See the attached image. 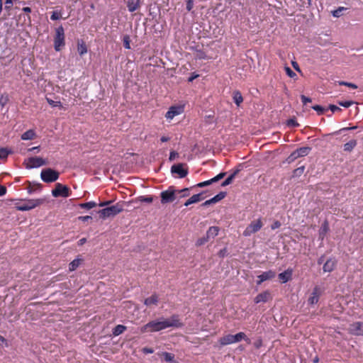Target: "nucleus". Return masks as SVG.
I'll list each match as a JSON object with an SVG mask.
<instances>
[{"label":"nucleus","instance_id":"obj_34","mask_svg":"<svg viewBox=\"0 0 363 363\" xmlns=\"http://www.w3.org/2000/svg\"><path fill=\"white\" fill-rule=\"evenodd\" d=\"M225 196H226L225 192H223V191L220 192L219 194L216 195L214 197L211 199L212 203H216L220 201V200L224 199L225 197Z\"/></svg>","mask_w":363,"mask_h":363},{"label":"nucleus","instance_id":"obj_21","mask_svg":"<svg viewBox=\"0 0 363 363\" xmlns=\"http://www.w3.org/2000/svg\"><path fill=\"white\" fill-rule=\"evenodd\" d=\"M220 231V228L218 226H211L210 227L207 232L206 235L207 236V238L209 240L213 239L216 236L218 235V233Z\"/></svg>","mask_w":363,"mask_h":363},{"label":"nucleus","instance_id":"obj_48","mask_svg":"<svg viewBox=\"0 0 363 363\" xmlns=\"http://www.w3.org/2000/svg\"><path fill=\"white\" fill-rule=\"evenodd\" d=\"M179 157V153L175 151H171L169 157V161H173L176 158Z\"/></svg>","mask_w":363,"mask_h":363},{"label":"nucleus","instance_id":"obj_26","mask_svg":"<svg viewBox=\"0 0 363 363\" xmlns=\"http://www.w3.org/2000/svg\"><path fill=\"white\" fill-rule=\"evenodd\" d=\"M357 142L356 140H351L344 145V151L350 152L357 146Z\"/></svg>","mask_w":363,"mask_h":363},{"label":"nucleus","instance_id":"obj_4","mask_svg":"<svg viewBox=\"0 0 363 363\" xmlns=\"http://www.w3.org/2000/svg\"><path fill=\"white\" fill-rule=\"evenodd\" d=\"M44 203V199H28L26 200L23 203H17L15 205V208L18 211H30L35 207L41 205Z\"/></svg>","mask_w":363,"mask_h":363},{"label":"nucleus","instance_id":"obj_37","mask_svg":"<svg viewBox=\"0 0 363 363\" xmlns=\"http://www.w3.org/2000/svg\"><path fill=\"white\" fill-rule=\"evenodd\" d=\"M162 356L166 362H172L174 359V354L167 352H162Z\"/></svg>","mask_w":363,"mask_h":363},{"label":"nucleus","instance_id":"obj_23","mask_svg":"<svg viewBox=\"0 0 363 363\" xmlns=\"http://www.w3.org/2000/svg\"><path fill=\"white\" fill-rule=\"evenodd\" d=\"M203 199L202 194H197L190 197L184 203V206H188L192 203H197Z\"/></svg>","mask_w":363,"mask_h":363},{"label":"nucleus","instance_id":"obj_12","mask_svg":"<svg viewBox=\"0 0 363 363\" xmlns=\"http://www.w3.org/2000/svg\"><path fill=\"white\" fill-rule=\"evenodd\" d=\"M184 111L183 106H172L165 114V117L168 120H172L174 116L182 114Z\"/></svg>","mask_w":363,"mask_h":363},{"label":"nucleus","instance_id":"obj_38","mask_svg":"<svg viewBox=\"0 0 363 363\" xmlns=\"http://www.w3.org/2000/svg\"><path fill=\"white\" fill-rule=\"evenodd\" d=\"M140 202H145L150 203L153 201V197L151 196H140L138 198Z\"/></svg>","mask_w":363,"mask_h":363},{"label":"nucleus","instance_id":"obj_64","mask_svg":"<svg viewBox=\"0 0 363 363\" xmlns=\"http://www.w3.org/2000/svg\"><path fill=\"white\" fill-rule=\"evenodd\" d=\"M198 77H199V74H193L192 76H191V77L189 78L188 81H189V82H193V80H194V79H195L196 78H197Z\"/></svg>","mask_w":363,"mask_h":363},{"label":"nucleus","instance_id":"obj_36","mask_svg":"<svg viewBox=\"0 0 363 363\" xmlns=\"http://www.w3.org/2000/svg\"><path fill=\"white\" fill-rule=\"evenodd\" d=\"M9 101V97L7 94H4L0 96V106L4 107L6 106Z\"/></svg>","mask_w":363,"mask_h":363},{"label":"nucleus","instance_id":"obj_7","mask_svg":"<svg viewBox=\"0 0 363 363\" xmlns=\"http://www.w3.org/2000/svg\"><path fill=\"white\" fill-rule=\"evenodd\" d=\"M263 223L261 218L252 221L243 231V235L250 236L252 234L258 232L262 227Z\"/></svg>","mask_w":363,"mask_h":363},{"label":"nucleus","instance_id":"obj_15","mask_svg":"<svg viewBox=\"0 0 363 363\" xmlns=\"http://www.w3.org/2000/svg\"><path fill=\"white\" fill-rule=\"evenodd\" d=\"M276 276V272L272 270H269L263 272L262 274L257 276V284L258 285L261 284L262 282L270 280L274 278Z\"/></svg>","mask_w":363,"mask_h":363},{"label":"nucleus","instance_id":"obj_45","mask_svg":"<svg viewBox=\"0 0 363 363\" xmlns=\"http://www.w3.org/2000/svg\"><path fill=\"white\" fill-rule=\"evenodd\" d=\"M286 124H287L288 126H291V127H298L299 125L298 122L294 118L289 119L287 121Z\"/></svg>","mask_w":363,"mask_h":363},{"label":"nucleus","instance_id":"obj_25","mask_svg":"<svg viewBox=\"0 0 363 363\" xmlns=\"http://www.w3.org/2000/svg\"><path fill=\"white\" fill-rule=\"evenodd\" d=\"M240 172V169H236L233 172V173H232L225 180H224L222 184H221V186H228L229 184H230L233 179H235V176L239 173Z\"/></svg>","mask_w":363,"mask_h":363},{"label":"nucleus","instance_id":"obj_47","mask_svg":"<svg viewBox=\"0 0 363 363\" xmlns=\"http://www.w3.org/2000/svg\"><path fill=\"white\" fill-rule=\"evenodd\" d=\"M299 157L297 155L296 151H294L288 157L287 160L289 162H292Z\"/></svg>","mask_w":363,"mask_h":363},{"label":"nucleus","instance_id":"obj_42","mask_svg":"<svg viewBox=\"0 0 363 363\" xmlns=\"http://www.w3.org/2000/svg\"><path fill=\"white\" fill-rule=\"evenodd\" d=\"M123 46L126 49H130V39L129 35H126L123 38Z\"/></svg>","mask_w":363,"mask_h":363},{"label":"nucleus","instance_id":"obj_30","mask_svg":"<svg viewBox=\"0 0 363 363\" xmlns=\"http://www.w3.org/2000/svg\"><path fill=\"white\" fill-rule=\"evenodd\" d=\"M13 151L11 149L8 147H1L0 148V159L4 160L6 159L9 155L12 154Z\"/></svg>","mask_w":363,"mask_h":363},{"label":"nucleus","instance_id":"obj_9","mask_svg":"<svg viewBox=\"0 0 363 363\" xmlns=\"http://www.w3.org/2000/svg\"><path fill=\"white\" fill-rule=\"evenodd\" d=\"M65 45V33L62 26H59L56 29V35L54 40L55 49L57 51L60 50L61 47Z\"/></svg>","mask_w":363,"mask_h":363},{"label":"nucleus","instance_id":"obj_29","mask_svg":"<svg viewBox=\"0 0 363 363\" xmlns=\"http://www.w3.org/2000/svg\"><path fill=\"white\" fill-rule=\"evenodd\" d=\"M233 101L238 106L243 101L242 96L239 91L233 92Z\"/></svg>","mask_w":363,"mask_h":363},{"label":"nucleus","instance_id":"obj_5","mask_svg":"<svg viewBox=\"0 0 363 363\" xmlns=\"http://www.w3.org/2000/svg\"><path fill=\"white\" fill-rule=\"evenodd\" d=\"M40 178L46 183L54 182L58 179L59 173L51 168H46L41 171Z\"/></svg>","mask_w":363,"mask_h":363},{"label":"nucleus","instance_id":"obj_20","mask_svg":"<svg viewBox=\"0 0 363 363\" xmlns=\"http://www.w3.org/2000/svg\"><path fill=\"white\" fill-rule=\"evenodd\" d=\"M140 6V0H128L127 7L130 12H134Z\"/></svg>","mask_w":363,"mask_h":363},{"label":"nucleus","instance_id":"obj_31","mask_svg":"<svg viewBox=\"0 0 363 363\" xmlns=\"http://www.w3.org/2000/svg\"><path fill=\"white\" fill-rule=\"evenodd\" d=\"M126 330V327L123 325H116L113 330V335L118 336L122 334Z\"/></svg>","mask_w":363,"mask_h":363},{"label":"nucleus","instance_id":"obj_58","mask_svg":"<svg viewBox=\"0 0 363 363\" xmlns=\"http://www.w3.org/2000/svg\"><path fill=\"white\" fill-rule=\"evenodd\" d=\"M143 352L145 354H152L154 352V350L150 347H144L143 348Z\"/></svg>","mask_w":363,"mask_h":363},{"label":"nucleus","instance_id":"obj_8","mask_svg":"<svg viewBox=\"0 0 363 363\" xmlns=\"http://www.w3.org/2000/svg\"><path fill=\"white\" fill-rule=\"evenodd\" d=\"M23 164L26 169L40 167L47 164L46 161L41 157H31L25 160Z\"/></svg>","mask_w":363,"mask_h":363},{"label":"nucleus","instance_id":"obj_50","mask_svg":"<svg viewBox=\"0 0 363 363\" xmlns=\"http://www.w3.org/2000/svg\"><path fill=\"white\" fill-rule=\"evenodd\" d=\"M227 252H228L227 248H226V247H224V248L221 249V250L218 252V255L220 257L223 258V257H225L227 255Z\"/></svg>","mask_w":363,"mask_h":363},{"label":"nucleus","instance_id":"obj_53","mask_svg":"<svg viewBox=\"0 0 363 363\" xmlns=\"http://www.w3.org/2000/svg\"><path fill=\"white\" fill-rule=\"evenodd\" d=\"M285 70L289 77H294V76H296V73L293 72L290 67H286L285 68Z\"/></svg>","mask_w":363,"mask_h":363},{"label":"nucleus","instance_id":"obj_24","mask_svg":"<svg viewBox=\"0 0 363 363\" xmlns=\"http://www.w3.org/2000/svg\"><path fill=\"white\" fill-rule=\"evenodd\" d=\"M35 138V133L33 130L30 129L21 135L23 140H33Z\"/></svg>","mask_w":363,"mask_h":363},{"label":"nucleus","instance_id":"obj_59","mask_svg":"<svg viewBox=\"0 0 363 363\" xmlns=\"http://www.w3.org/2000/svg\"><path fill=\"white\" fill-rule=\"evenodd\" d=\"M48 102L49 104H50L52 106H57L59 104H60V101H54L53 100L48 99Z\"/></svg>","mask_w":363,"mask_h":363},{"label":"nucleus","instance_id":"obj_13","mask_svg":"<svg viewBox=\"0 0 363 363\" xmlns=\"http://www.w3.org/2000/svg\"><path fill=\"white\" fill-rule=\"evenodd\" d=\"M349 333L356 336L363 335V323L355 322L351 324L348 328Z\"/></svg>","mask_w":363,"mask_h":363},{"label":"nucleus","instance_id":"obj_14","mask_svg":"<svg viewBox=\"0 0 363 363\" xmlns=\"http://www.w3.org/2000/svg\"><path fill=\"white\" fill-rule=\"evenodd\" d=\"M184 165H185V164H182V163L174 164L171 167L172 173L179 174V178L185 177L188 174V169L184 168Z\"/></svg>","mask_w":363,"mask_h":363},{"label":"nucleus","instance_id":"obj_27","mask_svg":"<svg viewBox=\"0 0 363 363\" xmlns=\"http://www.w3.org/2000/svg\"><path fill=\"white\" fill-rule=\"evenodd\" d=\"M77 51L80 55L86 53L87 48L85 43L82 40H79L77 43Z\"/></svg>","mask_w":363,"mask_h":363},{"label":"nucleus","instance_id":"obj_33","mask_svg":"<svg viewBox=\"0 0 363 363\" xmlns=\"http://www.w3.org/2000/svg\"><path fill=\"white\" fill-rule=\"evenodd\" d=\"M79 207L81 208L91 209L97 206V203L94 201H89L86 203H79Z\"/></svg>","mask_w":363,"mask_h":363},{"label":"nucleus","instance_id":"obj_3","mask_svg":"<svg viewBox=\"0 0 363 363\" xmlns=\"http://www.w3.org/2000/svg\"><path fill=\"white\" fill-rule=\"evenodd\" d=\"M123 211V205L117 203L111 206L106 207L98 211L99 217L106 219L110 217H114Z\"/></svg>","mask_w":363,"mask_h":363},{"label":"nucleus","instance_id":"obj_32","mask_svg":"<svg viewBox=\"0 0 363 363\" xmlns=\"http://www.w3.org/2000/svg\"><path fill=\"white\" fill-rule=\"evenodd\" d=\"M82 259H75L69 263V271L75 270L82 262Z\"/></svg>","mask_w":363,"mask_h":363},{"label":"nucleus","instance_id":"obj_51","mask_svg":"<svg viewBox=\"0 0 363 363\" xmlns=\"http://www.w3.org/2000/svg\"><path fill=\"white\" fill-rule=\"evenodd\" d=\"M328 108L332 111V112H335V111H341L342 109L337 106L336 105H333V104H330L328 107Z\"/></svg>","mask_w":363,"mask_h":363},{"label":"nucleus","instance_id":"obj_1","mask_svg":"<svg viewBox=\"0 0 363 363\" xmlns=\"http://www.w3.org/2000/svg\"><path fill=\"white\" fill-rule=\"evenodd\" d=\"M184 326L183 323L181 322L178 315H172L169 318H161L160 320H152L143 325L140 328L142 333L150 332H157L164 330L167 328H179Z\"/></svg>","mask_w":363,"mask_h":363},{"label":"nucleus","instance_id":"obj_63","mask_svg":"<svg viewBox=\"0 0 363 363\" xmlns=\"http://www.w3.org/2000/svg\"><path fill=\"white\" fill-rule=\"evenodd\" d=\"M112 201H105V202H102V203H99V206H108L109 205L110 203H111Z\"/></svg>","mask_w":363,"mask_h":363},{"label":"nucleus","instance_id":"obj_62","mask_svg":"<svg viewBox=\"0 0 363 363\" xmlns=\"http://www.w3.org/2000/svg\"><path fill=\"white\" fill-rule=\"evenodd\" d=\"M86 242V239L83 238L78 241V245L82 246Z\"/></svg>","mask_w":363,"mask_h":363},{"label":"nucleus","instance_id":"obj_39","mask_svg":"<svg viewBox=\"0 0 363 363\" xmlns=\"http://www.w3.org/2000/svg\"><path fill=\"white\" fill-rule=\"evenodd\" d=\"M337 84L340 86H346L352 89H357V86L355 84L347 82L345 81H338Z\"/></svg>","mask_w":363,"mask_h":363},{"label":"nucleus","instance_id":"obj_11","mask_svg":"<svg viewBox=\"0 0 363 363\" xmlns=\"http://www.w3.org/2000/svg\"><path fill=\"white\" fill-rule=\"evenodd\" d=\"M321 294L322 290L320 287L318 286H315L308 298V304L310 306H313L318 303Z\"/></svg>","mask_w":363,"mask_h":363},{"label":"nucleus","instance_id":"obj_44","mask_svg":"<svg viewBox=\"0 0 363 363\" xmlns=\"http://www.w3.org/2000/svg\"><path fill=\"white\" fill-rule=\"evenodd\" d=\"M346 10L345 7H339L337 9L333 11V16L335 17H340L342 11Z\"/></svg>","mask_w":363,"mask_h":363},{"label":"nucleus","instance_id":"obj_17","mask_svg":"<svg viewBox=\"0 0 363 363\" xmlns=\"http://www.w3.org/2000/svg\"><path fill=\"white\" fill-rule=\"evenodd\" d=\"M270 298V293L268 291H265L257 295L254 299V301L255 303H259L261 302L265 303L268 301Z\"/></svg>","mask_w":363,"mask_h":363},{"label":"nucleus","instance_id":"obj_61","mask_svg":"<svg viewBox=\"0 0 363 363\" xmlns=\"http://www.w3.org/2000/svg\"><path fill=\"white\" fill-rule=\"evenodd\" d=\"M281 226V223L279 221H275L271 226L272 230L278 228Z\"/></svg>","mask_w":363,"mask_h":363},{"label":"nucleus","instance_id":"obj_56","mask_svg":"<svg viewBox=\"0 0 363 363\" xmlns=\"http://www.w3.org/2000/svg\"><path fill=\"white\" fill-rule=\"evenodd\" d=\"M78 219L82 220V221H83V222H86V221L92 220V217L90 216H79L78 218Z\"/></svg>","mask_w":363,"mask_h":363},{"label":"nucleus","instance_id":"obj_6","mask_svg":"<svg viewBox=\"0 0 363 363\" xmlns=\"http://www.w3.org/2000/svg\"><path fill=\"white\" fill-rule=\"evenodd\" d=\"M176 192L173 186H169L166 191L160 193L161 203L166 204L173 202L176 199Z\"/></svg>","mask_w":363,"mask_h":363},{"label":"nucleus","instance_id":"obj_18","mask_svg":"<svg viewBox=\"0 0 363 363\" xmlns=\"http://www.w3.org/2000/svg\"><path fill=\"white\" fill-rule=\"evenodd\" d=\"M292 273L293 270L291 269H287L284 272L279 274V279L281 283H286L291 279Z\"/></svg>","mask_w":363,"mask_h":363},{"label":"nucleus","instance_id":"obj_43","mask_svg":"<svg viewBox=\"0 0 363 363\" xmlns=\"http://www.w3.org/2000/svg\"><path fill=\"white\" fill-rule=\"evenodd\" d=\"M62 17V15H61V13L57 11H54L52 13V15L50 16V18L52 20V21H56V20H58L60 19V18Z\"/></svg>","mask_w":363,"mask_h":363},{"label":"nucleus","instance_id":"obj_28","mask_svg":"<svg viewBox=\"0 0 363 363\" xmlns=\"http://www.w3.org/2000/svg\"><path fill=\"white\" fill-rule=\"evenodd\" d=\"M311 150V148L309 147H302L298 148L297 150H296V151L297 152V155L299 157H304V156L308 155L309 154Z\"/></svg>","mask_w":363,"mask_h":363},{"label":"nucleus","instance_id":"obj_52","mask_svg":"<svg viewBox=\"0 0 363 363\" xmlns=\"http://www.w3.org/2000/svg\"><path fill=\"white\" fill-rule=\"evenodd\" d=\"M301 99L303 105H306L307 103L311 102V99L306 96L305 95H301Z\"/></svg>","mask_w":363,"mask_h":363},{"label":"nucleus","instance_id":"obj_2","mask_svg":"<svg viewBox=\"0 0 363 363\" xmlns=\"http://www.w3.org/2000/svg\"><path fill=\"white\" fill-rule=\"evenodd\" d=\"M245 340L247 343L250 344L251 340L243 332H239L235 335L228 334L223 336L218 340L221 346L231 345Z\"/></svg>","mask_w":363,"mask_h":363},{"label":"nucleus","instance_id":"obj_10","mask_svg":"<svg viewBox=\"0 0 363 363\" xmlns=\"http://www.w3.org/2000/svg\"><path fill=\"white\" fill-rule=\"evenodd\" d=\"M52 195L54 197H67L68 196V186L62 185L60 183L55 184V188L52 190Z\"/></svg>","mask_w":363,"mask_h":363},{"label":"nucleus","instance_id":"obj_55","mask_svg":"<svg viewBox=\"0 0 363 363\" xmlns=\"http://www.w3.org/2000/svg\"><path fill=\"white\" fill-rule=\"evenodd\" d=\"M193 6H194L193 1L192 0H188L187 2H186V10L188 11H190L193 9Z\"/></svg>","mask_w":363,"mask_h":363},{"label":"nucleus","instance_id":"obj_22","mask_svg":"<svg viewBox=\"0 0 363 363\" xmlns=\"http://www.w3.org/2000/svg\"><path fill=\"white\" fill-rule=\"evenodd\" d=\"M158 296L156 294H153L151 296L147 298L144 301V304L150 306H156L158 303Z\"/></svg>","mask_w":363,"mask_h":363},{"label":"nucleus","instance_id":"obj_40","mask_svg":"<svg viewBox=\"0 0 363 363\" xmlns=\"http://www.w3.org/2000/svg\"><path fill=\"white\" fill-rule=\"evenodd\" d=\"M210 240L207 238V236L205 235L202 238H199L196 242V246H201L206 244L207 242H208Z\"/></svg>","mask_w":363,"mask_h":363},{"label":"nucleus","instance_id":"obj_35","mask_svg":"<svg viewBox=\"0 0 363 363\" xmlns=\"http://www.w3.org/2000/svg\"><path fill=\"white\" fill-rule=\"evenodd\" d=\"M305 170V166H301L293 171L292 177H298L303 174Z\"/></svg>","mask_w":363,"mask_h":363},{"label":"nucleus","instance_id":"obj_19","mask_svg":"<svg viewBox=\"0 0 363 363\" xmlns=\"http://www.w3.org/2000/svg\"><path fill=\"white\" fill-rule=\"evenodd\" d=\"M336 267V261L333 259H328L323 264V270L324 272H331Z\"/></svg>","mask_w":363,"mask_h":363},{"label":"nucleus","instance_id":"obj_54","mask_svg":"<svg viewBox=\"0 0 363 363\" xmlns=\"http://www.w3.org/2000/svg\"><path fill=\"white\" fill-rule=\"evenodd\" d=\"M5 9L10 10L13 5V0H5Z\"/></svg>","mask_w":363,"mask_h":363},{"label":"nucleus","instance_id":"obj_60","mask_svg":"<svg viewBox=\"0 0 363 363\" xmlns=\"http://www.w3.org/2000/svg\"><path fill=\"white\" fill-rule=\"evenodd\" d=\"M6 191V188L4 186L0 184V196L5 195Z\"/></svg>","mask_w":363,"mask_h":363},{"label":"nucleus","instance_id":"obj_57","mask_svg":"<svg viewBox=\"0 0 363 363\" xmlns=\"http://www.w3.org/2000/svg\"><path fill=\"white\" fill-rule=\"evenodd\" d=\"M254 345L255 347L257 348V349H259L262 345V340L261 338H259L258 340H257L255 343H254Z\"/></svg>","mask_w":363,"mask_h":363},{"label":"nucleus","instance_id":"obj_16","mask_svg":"<svg viewBox=\"0 0 363 363\" xmlns=\"http://www.w3.org/2000/svg\"><path fill=\"white\" fill-rule=\"evenodd\" d=\"M225 175H226V172H220V174H218V175H216V177H214L213 178H212L209 180L199 183L197 184V186L204 187V186H208L214 182H216L222 179Z\"/></svg>","mask_w":363,"mask_h":363},{"label":"nucleus","instance_id":"obj_41","mask_svg":"<svg viewBox=\"0 0 363 363\" xmlns=\"http://www.w3.org/2000/svg\"><path fill=\"white\" fill-rule=\"evenodd\" d=\"M312 108L313 110H315V111H317V113L319 116L323 115L325 113V111L327 110L320 105L313 106Z\"/></svg>","mask_w":363,"mask_h":363},{"label":"nucleus","instance_id":"obj_46","mask_svg":"<svg viewBox=\"0 0 363 363\" xmlns=\"http://www.w3.org/2000/svg\"><path fill=\"white\" fill-rule=\"evenodd\" d=\"M354 104L352 101H338V104L345 108H349Z\"/></svg>","mask_w":363,"mask_h":363},{"label":"nucleus","instance_id":"obj_49","mask_svg":"<svg viewBox=\"0 0 363 363\" xmlns=\"http://www.w3.org/2000/svg\"><path fill=\"white\" fill-rule=\"evenodd\" d=\"M328 230V224L327 222H325V223L322 226V231L320 233V235L324 236V234Z\"/></svg>","mask_w":363,"mask_h":363}]
</instances>
